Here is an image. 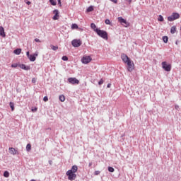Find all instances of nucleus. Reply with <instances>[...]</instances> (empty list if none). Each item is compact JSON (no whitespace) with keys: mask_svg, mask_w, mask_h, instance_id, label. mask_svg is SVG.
Instances as JSON below:
<instances>
[{"mask_svg":"<svg viewBox=\"0 0 181 181\" xmlns=\"http://www.w3.org/2000/svg\"><path fill=\"white\" fill-rule=\"evenodd\" d=\"M95 30L97 35L100 36V37H102V39H105V40H108V33H107V31L100 29H96Z\"/></svg>","mask_w":181,"mask_h":181,"instance_id":"f257e3e1","label":"nucleus"},{"mask_svg":"<svg viewBox=\"0 0 181 181\" xmlns=\"http://www.w3.org/2000/svg\"><path fill=\"white\" fill-rule=\"evenodd\" d=\"M179 18H180L179 13H173L170 16L168 17V21H169V22H173V21H176V19H179Z\"/></svg>","mask_w":181,"mask_h":181,"instance_id":"f03ea898","label":"nucleus"},{"mask_svg":"<svg viewBox=\"0 0 181 181\" xmlns=\"http://www.w3.org/2000/svg\"><path fill=\"white\" fill-rule=\"evenodd\" d=\"M66 176H68L69 180H76V177H77V175L75 173H72L71 171L66 172Z\"/></svg>","mask_w":181,"mask_h":181,"instance_id":"7ed1b4c3","label":"nucleus"},{"mask_svg":"<svg viewBox=\"0 0 181 181\" xmlns=\"http://www.w3.org/2000/svg\"><path fill=\"white\" fill-rule=\"evenodd\" d=\"M162 67L165 70V71H170L172 70V65L168 64V62H162Z\"/></svg>","mask_w":181,"mask_h":181,"instance_id":"20e7f679","label":"nucleus"},{"mask_svg":"<svg viewBox=\"0 0 181 181\" xmlns=\"http://www.w3.org/2000/svg\"><path fill=\"white\" fill-rule=\"evenodd\" d=\"M71 45L74 47H80V46L82 45V42L81 40L75 39L71 41Z\"/></svg>","mask_w":181,"mask_h":181,"instance_id":"39448f33","label":"nucleus"},{"mask_svg":"<svg viewBox=\"0 0 181 181\" xmlns=\"http://www.w3.org/2000/svg\"><path fill=\"white\" fill-rule=\"evenodd\" d=\"M118 21L122 24L124 25L125 28H128L129 26V23L127 21V20L124 19L122 17H118Z\"/></svg>","mask_w":181,"mask_h":181,"instance_id":"423d86ee","label":"nucleus"},{"mask_svg":"<svg viewBox=\"0 0 181 181\" xmlns=\"http://www.w3.org/2000/svg\"><path fill=\"white\" fill-rule=\"evenodd\" d=\"M127 64V70L128 71H132L134 70V69H135V66L134 65V62H132V61H131V59L129 61H128L127 62H126Z\"/></svg>","mask_w":181,"mask_h":181,"instance_id":"0eeeda50","label":"nucleus"},{"mask_svg":"<svg viewBox=\"0 0 181 181\" xmlns=\"http://www.w3.org/2000/svg\"><path fill=\"white\" fill-rule=\"evenodd\" d=\"M92 59L91 57L90 56H86V57H83L81 59V62L83 64H88V63H90V62H91Z\"/></svg>","mask_w":181,"mask_h":181,"instance_id":"6e6552de","label":"nucleus"},{"mask_svg":"<svg viewBox=\"0 0 181 181\" xmlns=\"http://www.w3.org/2000/svg\"><path fill=\"white\" fill-rule=\"evenodd\" d=\"M37 56H39V52H35V54H30V57H28V59H29L30 62H35L36 60V57H37Z\"/></svg>","mask_w":181,"mask_h":181,"instance_id":"1a4fd4ad","label":"nucleus"},{"mask_svg":"<svg viewBox=\"0 0 181 181\" xmlns=\"http://www.w3.org/2000/svg\"><path fill=\"white\" fill-rule=\"evenodd\" d=\"M68 81L70 84H79L80 83V81L76 78H69Z\"/></svg>","mask_w":181,"mask_h":181,"instance_id":"9d476101","label":"nucleus"},{"mask_svg":"<svg viewBox=\"0 0 181 181\" xmlns=\"http://www.w3.org/2000/svg\"><path fill=\"white\" fill-rule=\"evenodd\" d=\"M121 59L124 62V63H127V62H129L131 60L129 57H128V55L125 54H122Z\"/></svg>","mask_w":181,"mask_h":181,"instance_id":"9b49d317","label":"nucleus"},{"mask_svg":"<svg viewBox=\"0 0 181 181\" xmlns=\"http://www.w3.org/2000/svg\"><path fill=\"white\" fill-rule=\"evenodd\" d=\"M53 13H55V15L52 18L53 21H57L59 19V10H54Z\"/></svg>","mask_w":181,"mask_h":181,"instance_id":"f8f14e48","label":"nucleus"},{"mask_svg":"<svg viewBox=\"0 0 181 181\" xmlns=\"http://www.w3.org/2000/svg\"><path fill=\"white\" fill-rule=\"evenodd\" d=\"M18 67H20V69H22L23 70H30V66H25V64H21L18 65Z\"/></svg>","mask_w":181,"mask_h":181,"instance_id":"ddd939ff","label":"nucleus"},{"mask_svg":"<svg viewBox=\"0 0 181 181\" xmlns=\"http://www.w3.org/2000/svg\"><path fill=\"white\" fill-rule=\"evenodd\" d=\"M8 151H9V153H11V155H16L18 153V151L13 147H10L8 148Z\"/></svg>","mask_w":181,"mask_h":181,"instance_id":"4468645a","label":"nucleus"},{"mask_svg":"<svg viewBox=\"0 0 181 181\" xmlns=\"http://www.w3.org/2000/svg\"><path fill=\"white\" fill-rule=\"evenodd\" d=\"M78 170V167L77 165H73L71 170H69L68 172H71L72 173H76Z\"/></svg>","mask_w":181,"mask_h":181,"instance_id":"2eb2a0df","label":"nucleus"},{"mask_svg":"<svg viewBox=\"0 0 181 181\" xmlns=\"http://www.w3.org/2000/svg\"><path fill=\"white\" fill-rule=\"evenodd\" d=\"M0 36H1V37H5V36H6L5 34V29L2 26L0 27Z\"/></svg>","mask_w":181,"mask_h":181,"instance_id":"dca6fc26","label":"nucleus"},{"mask_svg":"<svg viewBox=\"0 0 181 181\" xmlns=\"http://www.w3.org/2000/svg\"><path fill=\"white\" fill-rule=\"evenodd\" d=\"M21 52H22V49L21 48H18L13 51V53H14V54H17V56H19V54H21Z\"/></svg>","mask_w":181,"mask_h":181,"instance_id":"f3484780","label":"nucleus"},{"mask_svg":"<svg viewBox=\"0 0 181 181\" xmlns=\"http://www.w3.org/2000/svg\"><path fill=\"white\" fill-rule=\"evenodd\" d=\"M170 33H172V35L176 33V26H173L170 28Z\"/></svg>","mask_w":181,"mask_h":181,"instance_id":"a211bd4d","label":"nucleus"},{"mask_svg":"<svg viewBox=\"0 0 181 181\" xmlns=\"http://www.w3.org/2000/svg\"><path fill=\"white\" fill-rule=\"evenodd\" d=\"M59 98L62 103H64V101H66V97H64V95H60Z\"/></svg>","mask_w":181,"mask_h":181,"instance_id":"6ab92c4d","label":"nucleus"},{"mask_svg":"<svg viewBox=\"0 0 181 181\" xmlns=\"http://www.w3.org/2000/svg\"><path fill=\"white\" fill-rule=\"evenodd\" d=\"M9 105H10V107L11 108V111H14L15 110V103H13V102H10Z\"/></svg>","mask_w":181,"mask_h":181,"instance_id":"aec40b11","label":"nucleus"},{"mask_svg":"<svg viewBox=\"0 0 181 181\" xmlns=\"http://www.w3.org/2000/svg\"><path fill=\"white\" fill-rule=\"evenodd\" d=\"M31 149H32V145H30V144H27L26 146L27 152H30Z\"/></svg>","mask_w":181,"mask_h":181,"instance_id":"412c9836","label":"nucleus"},{"mask_svg":"<svg viewBox=\"0 0 181 181\" xmlns=\"http://www.w3.org/2000/svg\"><path fill=\"white\" fill-rule=\"evenodd\" d=\"M94 11V7L93 6H90L87 9L86 12H93Z\"/></svg>","mask_w":181,"mask_h":181,"instance_id":"4be33fe9","label":"nucleus"},{"mask_svg":"<svg viewBox=\"0 0 181 181\" xmlns=\"http://www.w3.org/2000/svg\"><path fill=\"white\" fill-rule=\"evenodd\" d=\"M90 28H91V29H93L94 32H95L96 29H98V28H97V25H95L93 23H92L90 24Z\"/></svg>","mask_w":181,"mask_h":181,"instance_id":"5701e85b","label":"nucleus"},{"mask_svg":"<svg viewBox=\"0 0 181 181\" xmlns=\"http://www.w3.org/2000/svg\"><path fill=\"white\" fill-rule=\"evenodd\" d=\"M163 40L164 43H168V40H169V37H168V36H163Z\"/></svg>","mask_w":181,"mask_h":181,"instance_id":"b1692460","label":"nucleus"},{"mask_svg":"<svg viewBox=\"0 0 181 181\" xmlns=\"http://www.w3.org/2000/svg\"><path fill=\"white\" fill-rule=\"evenodd\" d=\"M50 47H51V49H52V50H54V51H56V50H57V49H59V47L54 46V45H50Z\"/></svg>","mask_w":181,"mask_h":181,"instance_id":"393cba45","label":"nucleus"},{"mask_svg":"<svg viewBox=\"0 0 181 181\" xmlns=\"http://www.w3.org/2000/svg\"><path fill=\"white\" fill-rule=\"evenodd\" d=\"M158 21L159 22H163L164 19H163V16H162V15H159L158 18Z\"/></svg>","mask_w":181,"mask_h":181,"instance_id":"a878e982","label":"nucleus"},{"mask_svg":"<svg viewBox=\"0 0 181 181\" xmlns=\"http://www.w3.org/2000/svg\"><path fill=\"white\" fill-rule=\"evenodd\" d=\"M71 29H78V25L76 23L71 25Z\"/></svg>","mask_w":181,"mask_h":181,"instance_id":"bb28decb","label":"nucleus"},{"mask_svg":"<svg viewBox=\"0 0 181 181\" xmlns=\"http://www.w3.org/2000/svg\"><path fill=\"white\" fill-rule=\"evenodd\" d=\"M49 3H50L51 5H52L53 6H56V5H57L56 1H54V0H49Z\"/></svg>","mask_w":181,"mask_h":181,"instance_id":"cd10ccee","label":"nucleus"},{"mask_svg":"<svg viewBox=\"0 0 181 181\" xmlns=\"http://www.w3.org/2000/svg\"><path fill=\"white\" fill-rule=\"evenodd\" d=\"M115 169L112 167H108V171L111 172L112 173L115 172Z\"/></svg>","mask_w":181,"mask_h":181,"instance_id":"c85d7f7f","label":"nucleus"},{"mask_svg":"<svg viewBox=\"0 0 181 181\" xmlns=\"http://www.w3.org/2000/svg\"><path fill=\"white\" fill-rule=\"evenodd\" d=\"M4 177H8L9 176V172L5 171L4 173Z\"/></svg>","mask_w":181,"mask_h":181,"instance_id":"c756f323","label":"nucleus"},{"mask_svg":"<svg viewBox=\"0 0 181 181\" xmlns=\"http://www.w3.org/2000/svg\"><path fill=\"white\" fill-rule=\"evenodd\" d=\"M105 23L106 25H111V21H110V19H106V20L105 21Z\"/></svg>","mask_w":181,"mask_h":181,"instance_id":"7c9ffc66","label":"nucleus"},{"mask_svg":"<svg viewBox=\"0 0 181 181\" xmlns=\"http://www.w3.org/2000/svg\"><path fill=\"white\" fill-rule=\"evenodd\" d=\"M62 59L64 62H67V60H69V57H67V56H63Z\"/></svg>","mask_w":181,"mask_h":181,"instance_id":"2f4dec72","label":"nucleus"},{"mask_svg":"<svg viewBox=\"0 0 181 181\" xmlns=\"http://www.w3.org/2000/svg\"><path fill=\"white\" fill-rule=\"evenodd\" d=\"M100 173H101V172H100L99 170H96V171H95L94 175L95 176H98V175H100Z\"/></svg>","mask_w":181,"mask_h":181,"instance_id":"473e14b6","label":"nucleus"},{"mask_svg":"<svg viewBox=\"0 0 181 181\" xmlns=\"http://www.w3.org/2000/svg\"><path fill=\"white\" fill-rule=\"evenodd\" d=\"M19 65L18 64H11V67H13V68H16V67H18Z\"/></svg>","mask_w":181,"mask_h":181,"instance_id":"72a5a7b5","label":"nucleus"},{"mask_svg":"<svg viewBox=\"0 0 181 181\" xmlns=\"http://www.w3.org/2000/svg\"><path fill=\"white\" fill-rule=\"evenodd\" d=\"M103 83H104V80L103 79H100V81L98 82L99 86H101Z\"/></svg>","mask_w":181,"mask_h":181,"instance_id":"f704fd0d","label":"nucleus"},{"mask_svg":"<svg viewBox=\"0 0 181 181\" xmlns=\"http://www.w3.org/2000/svg\"><path fill=\"white\" fill-rule=\"evenodd\" d=\"M43 100L44 101H49V98H47V96H45L44 98H43Z\"/></svg>","mask_w":181,"mask_h":181,"instance_id":"c9c22d12","label":"nucleus"},{"mask_svg":"<svg viewBox=\"0 0 181 181\" xmlns=\"http://www.w3.org/2000/svg\"><path fill=\"white\" fill-rule=\"evenodd\" d=\"M175 110H177V111H179V110H180V107L177 105H175Z\"/></svg>","mask_w":181,"mask_h":181,"instance_id":"e433bc0d","label":"nucleus"},{"mask_svg":"<svg viewBox=\"0 0 181 181\" xmlns=\"http://www.w3.org/2000/svg\"><path fill=\"white\" fill-rule=\"evenodd\" d=\"M26 56H27L28 59H29V57H30V54L29 53V51H28V52H26Z\"/></svg>","mask_w":181,"mask_h":181,"instance_id":"4c0bfd02","label":"nucleus"},{"mask_svg":"<svg viewBox=\"0 0 181 181\" xmlns=\"http://www.w3.org/2000/svg\"><path fill=\"white\" fill-rule=\"evenodd\" d=\"M125 1L128 2L129 5H131V4L132 3V0H125Z\"/></svg>","mask_w":181,"mask_h":181,"instance_id":"58836bf2","label":"nucleus"},{"mask_svg":"<svg viewBox=\"0 0 181 181\" xmlns=\"http://www.w3.org/2000/svg\"><path fill=\"white\" fill-rule=\"evenodd\" d=\"M35 42H37L38 43H40V40H39V38H35Z\"/></svg>","mask_w":181,"mask_h":181,"instance_id":"ea45409f","label":"nucleus"},{"mask_svg":"<svg viewBox=\"0 0 181 181\" xmlns=\"http://www.w3.org/2000/svg\"><path fill=\"white\" fill-rule=\"evenodd\" d=\"M32 83H36V78H32Z\"/></svg>","mask_w":181,"mask_h":181,"instance_id":"a19ab883","label":"nucleus"},{"mask_svg":"<svg viewBox=\"0 0 181 181\" xmlns=\"http://www.w3.org/2000/svg\"><path fill=\"white\" fill-rule=\"evenodd\" d=\"M58 5H59V6H62V0L58 1Z\"/></svg>","mask_w":181,"mask_h":181,"instance_id":"79ce46f5","label":"nucleus"},{"mask_svg":"<svg viewBox=\"0 0 181 181\" xmlns=\"http://www.w3.org/2000/svg\"><path fill=\"white\" fill-rule=\"evenodd\" d=\"M48 162H49V165H52L53 164V161L52 160H49Z\"/></svg>","mask_w":181,"mask_h":181,"instance_id":"37998d69","label":"nucleus"},{"mask_svg":"<svg viewBox=\"0 0 181 181\" xmlns=\"http://www.w3.org/2000/svg\"><path fill=\"white\" fill-rule=\"evenodd\" d=\"M91 166H93V163H89L88 167H89V168H91Z\"/></svg>","mask_w":181,"mask_h":181,"instance_id":"c03bdc74","label":"nucleus"},{"mask_svg":"<svg viewBox=\"0 0 181 181\" xmlns=\"http://www.w3.org/2000/svg\"><path fill=\"white\" fill-rule=\"evenodd\" d=\"M111 2H113L114 4H117V0H110Z\"/></svg>","mask_w":181,"mask_h":181,"instance_id":"a18cd8bd","label":"nucleus"},{"mask_svg":"<svg viewBox=\"0 0 181 181\" xmlns=\"http://www.w3.org/2000/svg\"><path fill=\"white\" fill-rule=\"evenodd\" d=\"M107 87V88H110V87H111V83H108Z\"/></svg>","mask_w":181,"mask_h":181,"instance_id":"49530a36","label":"nucleus"},{"mask_svg":"<svg viewBox=\"0 0 181 181\" xmlns=\"http://www.w3.org/2000/svg\"><path fill=\"white\" fill-rule=\"evenodd\" d=\"M30 1H27V5H30Z\"/></svg>","mask_w":181,"mask_h":181,"instance_id":"de8ad7c7","label":"nucleus"},{"mask_svg":"<svg viewBox=\"0 0 181 181\" xmlns=\"http://www.w3.org/2000/svg\"><path fill=\"white\" fill-rule=\"evenodd\" d=\"M34 110H35V111H37V108L35 107V108L34 109Z\"/></svg>","mask_w":181,"mask_h":181,"instance_id":"09e8293b","label":"nucleus"}]
</instances>
